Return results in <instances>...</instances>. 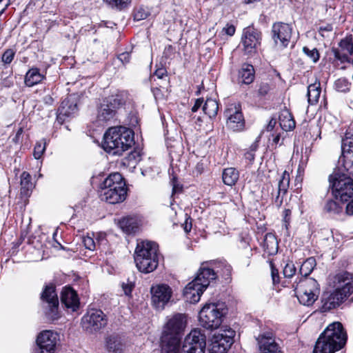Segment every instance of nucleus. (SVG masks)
<instances>
[{"mask_svg":"<svg viewBox=\"0 0 353 353\" xmlns=\"http://www.w3.org/2000/svg\"><path fill=\"white\" fill-rule=\"evenodd\" d=\"M187 325L184 314L176 313L166 317L161 336V348L179 351L181 338Z\"/></svg>","mask_w":353,"mask_h":353,"instance_id":"obj_1","label":"nucleus"},{"mask_svg":"<svg viewBox=\"0 0 353 353\" xmlns=\"http://www.w3.org/2000/svg\"><path fill=\"white\" fill-rule=\"evenodd\" d=\"M134 144V132L123 127L110 128L103 135V148L108 153L121 155Z\"/></svg>","mask_w":353,"mask_h":353,"instance_id":"obj_2","label":"nucleus"},{"mask_svg":"<svg viewBox=\"0 0 353 353\" xmlns=\"http://www.w3.org/2000/svg\"><path fill=\"white\" fill-rule=\"evenodd\" d=\"M335 290L330 294H325L322 299V311L335 308L353 292V278L350 273L343 272L334 278Z\"/></svg>","mask_w":353,"mask_h":353,"instance_id":"obj_3","label":"nucleus"},{"mask_svg":"<svg viewBox=\"0 0 353 353\" xmlns=\"http://www.w3.org/2000/svg\"><path fill=\"white\" fill-rule=\"evenodd\" d=\"M127 187L124 179L119 172L110 174L103 182L100 191L101 200L110 204L123 202L127 196Z\"/></svg>","mask_w":353,"mask_h":353,"instance_id":"obj_4","label":"nucleus"},{"mask_svg":"<svg viewBox=\"0 0 353 353\" xmlns=\"http://www.w3.org/2000/svg\"><path fill=\"white\" fill-rule=\"evenodd\" d=\"M134 261L140 272L143 273L153 272L159 264L157 243L148 241L137 243Z\"/></svg>","mask_w":353,"mask_h":353,"instance_id":"obj_5","label":"nucleus"},{"mask_svg":"<svg viewBox=\"0 0 353 353\" xmlns=\"http://www.w3.org/2000/svg\"><path fill=\"white\" fill-rule=\"evenodd\" d=\"M329 183L335 199L346 202L353 196V179L347 174L334 171L329 176Z\"/></svg>","mask_w":353,"mask_h":353,"instance_id":"obj_6","label":"nucleus"},{"mask_svg":"<svg viewBox=\"0 0 353 353\" xmlns=\"http://www.w3.org/2000/svg\"><path fill=\"white\" fill-rule=\"evenodd\" d=\"M225 314V308L223 304L207 303L199 312V322L206 329H216L222 323Z\"/></svg>","mask_w":353,"mask_h":353,"instance_id":"obj_7","label":"nucleus"},{"mask_svg":"<svg viewBox=\"0 0 353 353\" xmlns=\"http://www.w3.org/2000/svg\"><path fill=\"white\" fill-rule=\"evenodd\" d=\"M294 290L299 303L306 306L312 305L320 294V286L313 278L301 280Z\"/></svg>","mask_w":353,"mask_h":353,"instance_id":"obj_8","label":"nucleus"},{"mask_svg":"<svg viewBox=\"0 0 353 353\" xmlns=\"http://www.w3.org/2000/svg\"><path fill=\"white\" fill-rule=\"evenodd\" d=\"M151 303L157 310H163L172 297L173 290L165 283L152 285L150 288Z\"/></svg>","mask_w":353,"mask_h":353,"instance_id":"obj_9","label":"nucleus"},{"mask_svg":"<svg viewBox=\"0 0 353 353\" xmlns=\"http://www.w3.org/2000/svg\"><path fill=\"white\" fill-rule=\"evenodd\" d=\"M59 342V334L54 331L46 330L37 336L35 353H54Z\"/></svg>","mask_w":353,"mask_h":353,"instance_id":"obj_10","label":"nucleus"},{"mask_svg":"<svg viewBox=\"0 0 353 353\" xmlns=\"http://www.w3.org/2000/svg\"><path fill=\"white\" fill-rule=\"evenodd\" d=\"M205 336L199 329L192 330L184 339L182 353H205Z\"/></svg>","mask_w":353,"mask_h":353,"instance_id":"obj_11","label":"nucleus"},{"mask_svg":"<svg viewBox=\"0 0 353 353\" xmlns=\"http://www.w3.org/2000/svg\"><path fill=\"white\" fill-rule=\"evenodd\" d=\"M235 331L230 327L221 330L213 336L212 353H225L234 342Z\"/></svg>","mask_w":353,"mask_h":353,"instance_id":"obj_12","label":"nucleus"},{"mask_svg":"<svg viewBox=\"0 0 353 353\" xmlns=\"http://www.w3.org/2000/svg\"><path fill=\"white\" fill-rule=\"evenodd\" d=\"M107 324L105 314L100 310L91 309L82 318V325L90 332H97Z\"/></svg>","mask_w":353,"mask_h":353,"instance_id":"obj_13","label":"nucleus"},{"mask_svg":"<svg viewBox=\"0 0 353 353\" xmlns=\"http://www.w3.org/2000/svg\"><path fill=\"white\" fill-rule=\"evenodd\" d=\"M320 336L341 349L345 345L347 340V334L339 322L330 324Z\"/></svg>","mask_w":353,"mask_h":353,"instance_id":"obj_14","label":"nucleus"},{"mask_svg":"<svg viewBox=\"0 0 353 353\" xmlns=\"http://www.w3.org/2000/svg\"><path fill=\"white\" fill-rule=\"evenodd\" d=\"M227 126L235 132L241 131L245 127V120L239 104L232 103L225 111Z\"/></svg>","mask_w":353,"mask_h":353,"instance_id":"obj_15","label":"nucleus"},{"mask_svg":"<svg viewBox=\"0 0 353 353\" xmlns=\"http://www.w3.org/2000/svg\"><path fill=\"white\" fill-rule=\"evenodd\" d=\"M241 42L245 53L254 54L260 46L261 34L254 28L248 27L243 30Z\"/></svg>","mask_w":353,"mask_h":353,"instance_id":"obj_16","label":"nucleus"},{"mask_svg":"<svg viewBox=\"0 0 353 353\" xmlns=\"http://www.w3.org/2000/svg\"><path fill=\"white\" fill-rule=\"evenodd\" d=\"M273 39L275 43L281 48L286 47L292 37V28L289 24L276 23L272 26Z\"/></svg>","mask_w":353,"mask_h":353,"instance_id":"obj_17","label":"nucleus"},{"mask_svg":"<svg viewBox=\"0 0 353 353\" xmlns=\"http://www.w3.org/2000/svg\"><path fill=\"white\" fill-rule=\"evenodd\" d=\"M41 299L48 304L49 311L47 312V315L52 319H57L59 301L55 288L52 285H46L41 294Z\"/></svg>","mask_w":353,"mask_h":353,"instance_id":"obj_18","label":"nucleus"},{"mask_svg":"<svg viewBox=\"0 0 353 353\" xmlns=\"http://www.w3.org/2000/svg\"><path fill=\"white\" fill-rule=\"evenodd\" d=\"M338 49H334V54L341 62H350L353 64V42L351 37H345L339 44Z\"/></svg>","mask_w":353,"mask_h":353,"instance_id":"obj_19","label":"nucleus"},{"mask_svg":"<svg viewBox=\"0 0 353 353\" xmlns=\"http://www.w3.org/2000/svg\"><path fill=\"white\" fill-rule=\"evenodd\" d=\"M341 149L343 166L353 176V137L343 139Z\"/></svg>","mask_w":353,"mask_h":353,"instance_id":"obj_20","label":"nucleus"},{"mask_svg":"<svg viewBox=\"0 0 353 353\" xmlns=\"http://www.w3.org/2000/svg\"><path fill=\"white\" fill-rule=\"evenodd\" d=\"M256 339L258 341L260 353H280L272 332L261 334Z\"/></svg>","mask_w":353,"mask_h":353,"instance_id":"obj_21","label":"nucleus"},{"mask_svg":"<svg viewBox=\"0 0 353 353\" xmlns=\"http://www.w3.org/2000/svg\"><path fill=\"white\" fill-rule=\"evenodd\" d=\"M78 108L74 98L69 97L65 99L58 109L57 119L64 121L66 119L74 116Z\"/></svg>","mask_w":353,"mask_h":353,"instance_id":"obj_22","label":"nucleus"},{"mask_svg":"<svg viewBox=\"0 0 353 353\" xmlns=\"http://www.w3.org/2000/svg\"><path fill=\"white\" fill-rule=\"evenodd\" d=\"M205 289L201 286L196 281L189 283L183 290V296L185 300L190 303H197Z\"/></svg>","mask_w":353,"mask_h":353,"instance_id":"obj_23","label":"nucleus"},{"mask_svg":"<svg viewBox=\"0 0 353 353\" xmlns=\"http://www.w3.org/2000/svg\"><path fill=\"white\" fill-rule=\"evenodd\" d=\"M61 303L72 311H76L79 306V299L76 292L70 287L63 289L61 294Z\"/></svg>","mask_w":353,"mask_h":353,"instance_id":"obj_24","label":"nucleus"},{"mask_svg":"<svg viewBox=\"0 0 353 353\" xmlns=\"http://www.w3.org/2000/svg\"><path fill=\"white\" fill-rule=\"evenodd\" d=\"M216 273L214 271L208 267L203 265L199 270V272L194 279L201 286L206 289L210 282L216 279Z\"/></svg>","mask_w":353,"mask_h":353,"instance_id":"obj_25","label":"nucleus"},{"mask_svg":"<svg viewBox=\"0 0 353 353\" xmlns=\"http://www.w3.org/2000/svg\"><path fill=\"white\" fill-rule=\"evenodd\" d=\"M141 225V220L137 216H125L119 221V228L127 234L135 233Z\"/></svg>","mask_w":353,"mask_h":353,"instance_id":"obj_26","label":"nucleus"},{"mask_svg":"<svg viewBox=\"0 0 353 353\" xmlns=\"http://www.w3.org/2000/svg\"><path fill=\"white\" fill-rule=\"evenodd\" d=\"M290 185V174L287 171H284L278 182V192L275 198L274 203L277 206H280L283 203V199L281 194H285Z\"/></svg>","mask_w":353,"mask_h":353,"instance_id":"obj_27","label":"nucleus"},{"mask_svg":"<svg viewBox=\"0 0 353 353\" xmlns=\"http://www.w3.org/2000/svg\"><path fill=\"white\" fill-rule=\"evenodd\" d=\"M340 349L336 345L330 343V341L319 336L314 346L313 353H334V352Z\"/></svg>","mask_w":353,"mask_h":353,"instance_id":"obj_28","label":"nucleus"},{"mask_svg":"<svg viewBox=\"0 0 353 353\" xmlns=\"http://www.w3.org/2000/svg\"><path fill=\"white\" fill-rule=\"evenodd\" d=\"M279 121L281 128L285 131H290L295 128V121L290 111L287 109L280 112Z\"/></svg>","mask_w":353,"mask_h":353,"instance_id":"obj_29","label":"nucleus"},{"mask_svg":"<svg viewBox=\"0 0 353 353\" xmlns=\"http://www.w3.org/2000/svg\"><path fill=\"white\" fill-rule=\"evenodd\" d=\"M254 79V69L250 64L244 63L239 72V81L244 84H250Z\"/></svg>","mask_w":353,"mask_h":353,"instance_id":"obj_30","label":"nucleus"},{"mask_svg":"<svg viewBox=\"0 0 353 353\" xmlns=\"http://www.w3.org/2000/svg\"><path fill=\"white\" fill-rule=\"evenodd\" d=\"M43 79L44 75L40 72L39 70L32 68L26 72L24 81L27 86L32 87L41 83Z\"/></svg>","mask_w":353,"mask_h":353,"instance_id":"obj_31","label":"nucleus"},{"mask_svg":"<svg viewBox=\"0 0 353 353\" xmlns=\"http://www.w3.org/2000/svg\"><path fill=\"white\" fill-rule=\"evenodd\" d=\"M115 113V110L103 101L98 109L97 120L99 122H106L112 119L114 117Z\"/></svg>","mask_w":353,"mask_h":353,"instance_id":"obj_32","label":"nucleus"},{"mask_svg":"<svg viewBox=\"0 0 353 353\" xmlns=\"http://www.w3.org/2000/svg\"><path fill=\"white\" fill-rule=\"evenodd\" d=\"M105 345L109 353H121L123 347L121 338L115 335L106 339Z\"/></svg>","mask_w":353,"mask_h":353,"instance_id":"obj_33","label":"nucleus"},{"mask_svg":"<svg viewBox=\"0 0 353 353\" xmlns=\"http://www.w3.org/2000/svg\"><path fill=\"white\" fill-rule=\"evenodd\" d=\"M239 178V172L234 168H225L222 173V179L223 183L229 186L236 184Z\"/></svg>","mask_w":353,"mask_h":353,"instance_id":"obj_34","label":"nucleus"},{"mask_svg":"<svg viewBox=\"0 0 353 353\" xmlns=\"http://www.w3.org/2000/svg\"><path fill=\"white\" fill-rule=\"evenodd\" d=\"M321 83L319 81H315L311 83L307 88V101L310 105L316 104L321 95Z\"/></svg>","mask_w":353,"mask_h":353,"instance_id":"obj_35","label":"nucleus"},{"mask_svg":"<svg viewBox=\"0 0 353 353\" xmlns=\"http://www.w3.org/2000/svg\"><path fill=\"white\" fill-rule=\"evenodd\" d=\"M263 248L269 254H273L277 252L278 242L273 234L268 233L265 234L263 240Z\"/></svg>","mask_w":353,"mask_h":353,"instance_id":"obj_36","label":"nucleus"},{"mask_svg":"<svg viewBox=\"0 0 353 353\" xmlns=\"http://www.w3.org/2000/svg\"><path fill=\"white\" fill-rule=\"evenodd\" d=\"M205 114L210 118L214 117L219 110L218 103L215 99H208L202 106Z\"/></svg>","mask_w":353,"mask_h":353,"instance_id":"obj_37","label":"nucleus"},{"mask_svg":"<svg viewBox=\"0 0 353 353\" xmlns=\"http://www.w3.org/2000/svg\"><path fill=\"white\" fill-rule=\"evenodd\" d=\"M107 104L110 105L115 111L119 108L125 102L124 94L123 93H118L111 95L106 101H104Z\"/></svg>","mask_w":353,"mask_h":353,"instance_id":"obj_38","label":"nucleus"},{"mask_svg":"<svg viewBox=\"0 0 353 353\" xmlns=\"http://www.w3.org/2000/svg\"><path fill=\"white\" fill-rule=\"evenodd\" d=\"M21 192L22 194H27L28 191L33 187L31 181V176L29 173L23 172L21 175Z\"/></svg>","mask_w":353,"mask_h":353,"instance_id":"obj_39","label":"nucleus"},{"mask_svg":"<svg viewBox=\"0 0 353 353\" xmlns=\"http://www.w3.org/2000/svg\"><path fill=\"white\" fill-rule=\"evenodd\" d=\"M316 266V260L313 257H310L307 259L301 265L300 268V273L301 274L307 276L309 275L314 267Z\"/></svg>","mask_w":353,"mask_h":353,"instance_id":"obj_40","label":"nucleus"},{"mask_svg":"<svg viewBox=\"0 0 353 353\" xmlns=\"http://www.w3.org/2000/svg\"><path fill=\"white\" fill-rule=\"evenodd\" d=\"M334 88L338 92H345L350 90V83L345 78H340L335 81Z\"/></svg>","mask_w":353,"mask_h":353,"instance_id":"obj_41","label":"nucleus"},{"mask_svg":"<svg viewBox=\"0 0 353 353\" xmlns=\"http://www.w3.org/2000/svg\"><path fill=\"white\" fill-rule=\"evenodd\" d=\"M325 210L330 213L339 214L342 210V207L335 201L329 200L325 205Z\"/></svg>","mask_w":353,"mask_h":353,"instance_id":"obj_42","label":"nucleus"},{"mask_svg":"<svg viewBox=\"0 0 353 353\" xmlns=\"http://www.w3.org/2000/svg\"><path fill=\"white\" fill-rule=\"evenodd\" d=\"M46 143L44 139L38 141L34 146L33 156L36 159L41 158L46 150Z\"/></svg>","mask_w":353,"mask_h":353,"instance_id":"obj_43","label":"nucleus"},{"mask_svg":"<svg viewBox=\"0 0 353 353\" xmlns=\"http://www.w3.org/2000/svg\"><path fill=\"white\" fill-rule=\"evenodd\" d=\"M83 243L85 248L90 250H95L96 248L101 244V241L99 239L95 241L92 237L89 236H85L83 239Z\"/></svg>","mask_w":353,"mask_h":353,"instance_id":"obj_44","label":"nucleus"},{"mask_svg":"<svg viewBox=\"0 0 353 353\" xmlns=\"http://www.w3.org/2000/svg\"><path fill=\"white\" fill-rule=\"evenodd\" d=\"M303 51L313 62H316L319 60V54L316 48L310 50L307 47H303Z\"/></svg>","mask_w":353,"mask_h":353,"instance_id":"obj_45","label":"nucleus"},{"mask_svg":"<svg viewBox=\"0 0 353 353\" xmlns=\"http://www.w3.org/2000/svg\"><path fill=\"white\" fill-rule=\"evenodd\" d=\"M295 272L296 268L292 262L288 263L283 270V274L286 278H291L295 274Z\"/></svg>","mask_w":353,"mask_h":353,"instance_id":"obj_46","label":"nucleus"},{"mask_svg":"<svg viewBox=\"0 0 353 353\" xmlns=\"http://www.w3.org/2000/svg\"><path fill=\"white\" fill-rule=\"evenodd\" d=\"M149 15V12L143 8L137 9L134 14V19L136 21H141L146 19Z\"/></svg>","mask_w":353,"mask_h":353,"instance_id":"obj_47","label":"nucleus"},{"mask_svg":"<svg viewBox=\"0 0 353 353\" xmlns=\"http://www.w3.org/2000/svg\"><path fill=\"white\" fill-rule=\"evenodd\" d=\"M107 3L112 7L122 9L125 7L128 3V0H104Z\"/></svg>","mask_w":353,"mask_h":353,"instance_id":"obj_48","label":"nucleus"},{"mask_svg":"<svg viewBox=\"0 0 353 353\" xmlns=\"http://www.w3.org/2000/svg\"><path fill=\"white\" fill-rule=\"evenodd\" d=\"M14 57V52L12 49H8L4 52L2 55V61L8 64L12 62Z\"/></svg>","mask_w":353,"mask_h":353,"instance_id":"obj_49","label":"nucleus"},{"mask_svg":"<svg viewBox=\"0 0 353 353\" xmlns=\"http://www.w3.org/2000/svg\"><path fill=\"white\" fill-rule=\"evenodd\" d=\"M272 86L268 83L262 82L260 83L258 92L261 96H265L271 90Z\"/></svg>","mask_w":353,"mask_h":353,"instance_id":"obj_50","label":"nucleus"},{"mask_svg":"<svg viewBox=\"0 0 353 353\" xmlns=\"http://www.w3.org/2000/svg\"><path fill=\"white\" fill-rule=\"evenodd\" d=\"M171 184L172 186V194L179 193L182 190V186L177 182L175 177H173L171 181Z\"/></svg>","mask_w":353,"mask_h":353,"instance_id":"obj_51","label":"nucleus"},{"mask_svg":"<svg viewBox=\"0 0 353 353\" xmlns=\"http://www.w3.org/2000/svg\"><path fill=\"white\" fill-rule=\"evenodd\" d=\"M271 275L274 284L279 283V271L277 269L274 268L273 265L271 264Z\"/></svg>","mask_w":353,"mask_h":353,"instance_id":"obj_52","label":"nucleus"},{"mask_svg":"<svg viewBox=\"0 0 353 353\" xmlns=\"http://www.w3.org/2000/svg\"><path fill=\"white\" fill-rule=\"evenodd\" d=\"M121 286L125 294L127 296L131 294L132 290L134 288V285L132 282H129L127 283H123Z\"/></svg>","mask_w":353,"mask_h":353,"instance_id":"obj_53","label":"nucleus"},{"mask_svg":"<svg viewBox=\"0 0 353 353\" xmlns=\"http://www.w3.org/2000/svg\"><path fill=\"white\" fill-rule=\"evenodd\" d=\"M222 32L231 37L234 35L235 32V27L233 25L227 24L226 26L223 28Z\"/></svg>","mask_w":353,"mask_h":353,"instance_id":"obj_54","label":"nucleus"},{"mask_svg":"<svg viewBox=\"0 0 353 353\" xmlns=\"http://www.w3.org/2000/svg\"><path fill=\"white\" fill-rule=\"evenodd\" d=\"M118 59L123 63H127L130 61V56L128 52H123L119 55Z\"/></svg>","mask_w":353,"mask_h":353,"instance_id":"obj_55","label":"nucleus"},{"mask_svg":"<svg viewBox=\"0 0 353 353\" xmlns=\"http://www.w3.org/2000/svg\"><path fill=\"white\" fill-rule=\"evenodd\" d=\"M261 139V135H259L255 140V141L250 145V151H252L253 152H256V150L259 148V142Z\"/></svg>","mask_w":353,"mask_h":353,"instance_id":"obj_56","label":"nucleus"},{"mask_svg":"<svg viewBox=\"0 0 353 353\" xmlns=\"http://www.w3.org/2000/svg\"><path fill=\"white\" fill-rule=\"evenodd\" d=\"M272 143L275 146L282 144V143H280V139H281L280 134H272Z\"/></svg>","mask_w":353,"mask_h":353,"instance_id":"obj_57","label":"nucleus"},{"mask_svg":"<svg viewBox=\"0 0 353 353\" xmlns=\"http://www.w3.org/2000/svg\"><path fill=\"white\" fill-rule=\"evenodd\" d=\"M203 104V99H198L196 100L194 105L192 108V112H196L199 108Z\"/></svg>","mask_w":353,"mask_h":353,"instance_id":"obj_58","label":"nucleus"},{"mask_svg":"<svg viewBox=\"0 0 353 353\" xmlns=\"http://www.w3.org/2000/svg\"><path fill=\"white\" fill-rule=\"evenodd\" d=\"M346 213L348 215H353V199L346 205Z\"/></svg>","mask_w":353,"mask_h":353,"instance_id":"obj_59","label":"nucleus"},{"mask_svg":"<svg viewBox=\"0 0 353 353\" xmlns=\"http://www.w3.org/2000/svg\"><path fill=\"white\" fill-rule=\"evenodd\" d=\"M276 124V120L275 119H271L268 124L267 125V130L272 131L274 128Z\"/></svg>","mask_w":353,"mask_h":353,"instance_id":"obj_60","label":"nucleus"},{"mask_svg":"<svg viewBox=\"0 0 353 353\" xmlns=\"http://www.w3.org/2000/svg\"><path fill=\"white\" fill-rule=\"evenodd\" d=\"M166 72L164 69H159L157 70L154 72V75L158 77V79H162L164 76H165Z\"/></svg>","mask_w":353,"mask_h":353,"instance_id":"obj_61","label":"nucleus"},{"mask_svg":"<svg viewBox=\"0 0 353 353\" xmlns=\"http://www.w3.org/2000/svg\"><path fill=\"white\" fill-rule=\"evenodd\" d=\"M245 158L250 161H253L254 159V152L252 151H247L244 154Z\"/></svg>","mask_w":353,"mask_h":353,"instance_id":"obj_62","label":"nucleus"},{"mask_svg":"<svg viewBox=\"0 0 353 353\" xmlns=\"http://www.w3.org/2000/svg\"><path fill=\"white\" fill-rule=\"evenodd\" d=\"M189 219L190 220V218H187L185 221V225H184V230L186 232H188L190 231L191 228H192V223H191V221H190V223L188 222Z\"/></svg>","mask_w":353,"mask_h":353,"instance_id":"obj_63","label":"nucleus"},{"mask_svg":"<svg viewBox=\"0 0 353 353\" xmlns=\"http://www.w3.org/2000/svg\"><path fill=\"white\" fill-rule=\"evenodd\" d=\"M161 353H179V351L172 350H163L161 348Z\"/></svg>","mask_w":353,"mask_h":353,"instance_id":"obj_64","label":"nucleus"}]
</instances>
